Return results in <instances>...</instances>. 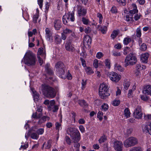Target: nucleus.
<instances>
[{
    "instance_id": "nucleus-29",
    "label": "nucleus",
    "mask_w": 151,
    "mask_h": 151,
    "mask_svg": "<svg viewBox=\"0 0 151 151\" xmlns=\"http://www.w3.org/2000/svg\"><path fill=\"white\" fill-rule=\"evenodd\" d=\"M129 151H143V150L141 147H136L132 148Z\"/></svg>"
},
{
    "instance_id": "nucleus-16",
    "label": "nucleus",
    "mask_w": 151,
    "mask_h": 151,
    "mask_svg": "<svg viewBox=\"0 0 151 151\" xmlns=\"http://www.w3.org/2000/svg\"><path fill=\"white\" fill-rule=\"evenodd\" d=\"M142 92L144 94L151 95V86L147 85L145 86L142 91Z\"/></svg>"
},
{
    "instance_id": "nucleus-55",
    "label": "nucleus",
    "mask_w": 151,
    "mask_h": 151,
    "mask_svg": "<svg viewBox=\"0 0 151 151\" xmlns=\"http://www.w3.org/2000/svg\"><path fill=\"white\" fill-rule=\"evenodd\" d=\"M113 55L115 56H120L121 53L119 52L114 51L113 52Z\"/></svg>"
},
{
    "instance_id": "nucleus-5",
    "label": "nucleus",
    "mask_w": 151,
    "mask_h": 151,
    "mask_svg": "<svg viewBox=\"0 0 151 151\" xmlns=\"http://www.w3.org/2000/svg\"><path fill=\"white\" fill-rule=\"evenodd\" d=\"M55 68L57 75L62 78H65V66L64 63L61 62H59L56 64Z\"/></svg>"
},
{
    "instance_id": "nucleus-58",
    "label": "nucleus",
    "mask_w": 151,
    "mask_h": 151,
    "mask_svg": "<svg viewBox=\"0 0 151 151\" xmlns=\"http://www.w3.org/2000/svg\"><path fill=\"white\" fill-rule=\"evenodd\" d=\"M93 65L96 68H97L98 67V61L97 59H95L94 60Z\"/></svg>"
},
{
    "instance_id": "nucleus-59",
    "label": "nucleus",
    "mask_w": 151,
    "mask_h": 151,
    "mask_svg": "<svg viewBox=\"0 0 151 151\" xmlns=\"http://www.w3.org/2000/svg\"><path fill=\"white\" fill-rule=\"evenodd\" d=\"M141 98L142 100L147 101L148 100V97L146 95H141Z\"/></svg>"
},
{
    "instance_id": "nucleus-9",
    "label": "nucleus",
    "mask_w": 151,
    "mask_h": 151,
    "mask_svg": "<svg viewBox=\"0 0 151 151\" xmlns=\"http://www.w3.org/2000/svg\"><path fill=\"white\" fill-rule=\"evenodd\" d=\"M112 145L116 151H122L123 145L122 142L114 139L112 141Z\"/></svg>"
},
{
    "instance_id": "nucleus-4",
    "label": "nucleus",
    "mask_w": 151,
    "mask_h": 151,
    "mask_svg": "<svg viewBox=\"0 0 151 151\" xmlns=\"http://www.w3.org/2000/svg\"><path fill=\"white\" fill-rule=\"evenodd\" d=\"M109 88L108 86L106 83H102L100 84L99 88V95L101 99H105L110 96Z\"/></svg>"
},
{
    "instance_id": "nucleus-33",
    "label": "nucleus",
    "mask_w": 151,
    "mask_h": 151,
    "mask_svg": "<svg viewBox=\"0 0 151 151\" xmlns=\"http://www.w3.org/2000/svg\"><path fill=\"white\" fill-rule=\"evenodd\" d=\"M101 110L104 111H106L109 109V106L108 104L104 103L101 106Z\"/></svg>"
},
{
    "instance_id": "nucleus-13",
    "label": "nucleus",
    "mask_w": 151,
    "mask_h": 151,
    "mask_svg": "<svg viewBox=\"0 0 151 151\" xmlns=\"http://www.w3.org/2000/svg\"><path fill=\"white\" fill-rule=\"evenodd\" d=\"M45 37L50 42H52L53 38L52 36V32L51 30L48 28H46L45 29Z\"/></svg>"
},
{
    "instance_id": "nucleus-31",
    "label": "nucleus",
    "mask_w": 151,
    "mask_h": 151,
    "mask_svg": "<svg viewBox=\"0 0 151 151\" xmlns=\"http://www.w3.org/2000/svg\"><path fill=\"white\" fill-rule=\"evenodd\" d=\"M104 63L106 68L109 69L110 68V60L108 59H106Z\"/></svg>"
},
{
    "instance_id": "nucleus-12",
    "label": "nucleus",
    "mask_w": 151,
    "mask_h": 151,
    "mask_svg": "<svg viewBox=\"0 0 151 151\" xmlns=\"http://www.w3.org/2000/svg\"><path fill=\"white\" fill-rule=\"evenodd\" d=\"M77 10L78 15L79 17L84 16L87 13L86 9L80 5L77 6Z\"/></svg>"
},
{
    "instance_id": "nucleus-25",
    "label": "nucleus",
    "mask_w": 151,
    "mask_h": 151,
    "mask_svg": "<svg viewBox=\"0 0 151 151\" xmlns=\"http://www.w3.org/2000/svg\"><path fill=\"white\" fill-rule=\"evenodd\" d=\"M85 70L86 73L88 75H90L94 73V71L92 69L89 67H86L85 68Z\"/></svg>"
},
{
    "instance_id": "nucleus-7",
    "label": "nucleus",
    "mask_w": 151,
    "mask_h": 151,
    "mask_svg": "<svg viewBox=\"0 0 151 151\" xmlns=\"http://www.w3.org/2000/svg\"><path fill=\"white\" fill-rule=\"evenodd\" d=\"M138 140L137 138L133 137H130L126 139L123 142L124 147L129 148L133 147L138 143Z\"/></svg>"
},
{
    "instance_id": "nucleus-42",
    "label": "nucleus",
    "mask_w": 151,
    "mask_h": 151,
    "mask_svg": "<svg viewBox=\"0 0 151 151\" xmlns=\"http://www.w3.org/2000/svg\"><path fill=\"white\" fill-rule=\"evenodd\" d=\"M147 47L145 44L143 43L140 46V49L141 50L144 51L146 50Z\"/></svg>"
},
{
    "instance_id": "nucleus-34",
    "label": "nucleus",
    "mask_w": 151,
    "mask_h": 151,
    "mask_svg": "<svg viewBox=\"0 0 151 151\" xmlns=\"http://www.w3.org/2000/svg\"><path fill=\"white\" fill-rule=\"evenodd\" d=\"M86 80L82 79L81 82V88L82 90H84L86 88Z\"/></svg>"
},
{
    "instance_id": "nucleus-48",
    "label": "nucleus",
    "mask_w": 151,
    "mask_h": 151,
    "mask_svg": "<svg viewBox=\"0 0 151 151\" xmlns=\"http://www.w3.org/2000/svg\"><path fill=\"white\" fill-rule=\"evenodd\" d=\"M82 21L83 23L85 25L88 24L89 22V20L85 17L82 18Z\"/></svg>"
},
{
    "instance_id": "nucleus-21",
    "label": "nucleus",
    "mask_w": 151,
    "mask_h": 151,
    "mask_svg": "<svg viewBox=\"0 0 151 151\" xmlns=\"http://www.w3.org/2000/svg\"><path fill=\"white\" fill-rule=\"evenodd\" d=\"M54 27L55 29L59 30L61 27V22L59 20H55L54 22Z\"/></svg>"
},
{
    "instance_id": "nucleus-40",
    "label": "nucleus",
    "mask_w": 151,
    "mask_h": 151,
    "mask_svg": "<svg viewBox=\"0 0 151 151\" xmlns=\"http://www.w3.org/2000/svg\"><path fill=\"white\" fill-rule=\"evenodd\" d=\"M124 88L126 89L127 90L128 89L129 87L130 86V83L129 82L127 81H125L124 82Z\"/></svg>"
},
{
    "instance_id": "nucleus-18",
    "label": "nucleus",
    "mask_w": 151,
    "mask_h": 151,
    "mask_svg": "<svg viewBox=\"0 0 151 151\" xmlns=\"http://www.w3.org/2000/svg\"><path fill=\"white\" fill-rule=\"evenodd\" d=\"M91 42V39L90 36L88 35L85 36L84 38L83 43L85 45L88 46L90 45Z\"/></svg>"
},
{
    "instance_id": "nucleus-62",
    "label": "nucleus",
    "mask_w": 151,
    "mask_h": 151,
    "mask_svg": "<svg viewBox=\"0 0 151 151\" xmlns=\"http://www.w3.org/2000/svg\"><path fill=\"white\" fill-rule=\"evenodd\" d=\"M55 104V101L54 100H51L50 101L49 103V108H51V107L53 106Z\"/></svg>"
},
{
    "instance_id": "nucleus-6",
    "label": "nucleus",
    "mask_w": 151,
    "mask_h": 151,
    "mask_svg": "<svg viewBox=\"0 0 151 151\" xmlns=\"http://www.w3.org/2000/svg\"><path fill=\"white\" fill-rule=\"evenodd\" d=\"M137 61L135 55L133 53H130L126 57L125 60V66L127 67L129 65L135 64Z\"/></svg>"
},
{
    "instance_id": "nucleus-20",
    "label": "nucleus",
    "mask_w": 151,
    "mask_h": 151,
    "mask_svg": "<svg viewBox=\"0 0 151 151\" xmlns=\"http://www.w3.org/2000/svg\"><path fill=\"white\" fill-rule=\"evenodd\" d=\"M65 47L66 50L69 51H72L74 49V47L70 42H67L66 43Z\"/></svg>"
},
{
    "instance_id": "nucleus-23",
    "label": "nucleus",
    "mask_w": 151,
    "mask_h": 151,
    "mask_svg": "<svg viewBox=\"0 0 151 151\" xmlns=\"http://www.w3.org/2000/svg\"><path fill=\"white\" fill-rule=\"evenodd\" d=\"M119 32V31L118 29L114 30L112 32L111 35V37L114 39L117 36Z\"/></svg>"
},
{
    "instance_id": "nucleus-46",
    "label": "nucleus",
    "mask_w": 151,
    "mask_h": 151,
    "mask_svg": "<svg viewBox=\"0 0 151 151\" xmlns=\"http://www.w3.org/2000/svg\"><path fill=\"white\" fill-rule=\"evenodd\" d=\"M116 1L119 4L122 6H124L126 4V0H116Z\"/></svg>"
},
{
    "instance_id": "nucleus-8",
    "label": "nucleus",
    "mask_w": 151,
    "mask_h": 151,
    "mask_svg": "<svg viewBox=\"0 0 151 151\" xmlns=\"http://www.w3.org/2000/svg\"><path fill=\"white\" fill-rule=\"evenodd\" d=\"M108 76L112 81L115 83L118 82L121 78L120 75L113 71L109 73Z\"/></svg>"
},
{
    "instance_id": "nucleus-22",
    "label": "nucleus",
    "mask_w": 151,
    "mask_h": 151,
    "mask_svg": "<svg viewBox=\"0 0 151 151\" xmlns=\"http://www.w3.org/2000/svg\"><path fill=\"white\" fill-rule=\"evenodd\" d=\"M107 137L104 134L101 136L98 140L99 144H102L105 142L107 140Z\"/></svg>"
},
{
    "instance_id": "nucleus-49",
    "label": "nucleus",
    "mask_w": 151,
    "mask_h": 151,
    "mask_svg": "<svg viewBox=\"0 0 151 151\" xmlns=\"http://www.w3.org/2000/svg\"><path fill=\"white\" fill-rule=\"evenodd\" d=\"M68 20L67 19V17L65 14L64 15L63 17V22L64 24H67L68 22Z\"/></svg>"
},
{
    "instance_id": "nucleus-61",
    "label": "nucleus",
    "mask_w": 151,
    "mask_h": 151,
    "mask_svg": "<svg viewBox=\"0 0 151 151\" xmlns=\"http://www.w3.org/2000/svg\"><path fill=\"white\" fill-rule=\"evenodd\" d=\"M43 0H37V2L40 8L41 9L42 6Z\"/></svg>"
},
{
    "instance_id": "nucleus-63",
    "label": "nucleus",
    "mask_w": 151,
    "mask_h": 151,
    "mask_svg": "<svg viewBox=\"0 0 151 151\" xmlns=\"http://www.w3.org/2000/svg\"><path fill=\"white\" fill-rule=\"evenodd\" d=\"M80 59L81 60L82 62V66L83 67H85L86 66V61L83 58H80Z\"/></svg>"
},
{
    "instance_id": "nucleus-45",
    "label": "nucleus",
    "mask_w": 151,
    "mask_h": 151,
    "mask_svg": "<svg viewBox=\"0 0 151 151\" xmlns=\"http://www.w3.org/2000/svg\"><path fill=\"white\" fill-rule=\"evenodd\" d=\"M120 101L117 99H115L112 102V104L115 106H117L120 104Z\"/></svg>"
},
{
    "instance_id": "nucleus-43",
    "label": "nucleus",
    "mask_w": 151,
    "mask_h": 151,
    "mask_svg": "<svg viewBox=\"0 0 151 151\" xmlns=\"http://www.w3.org/2000/svg\"><path fill=\"white\" fill-rule=\"evenodd\" d=\"M38 13H37L36 14H35L33 17V22L34 23H36L37 22V21L38 18Z\"/></svg>"
},
{
    "instance_id": "nucleus-39",
    "label": "nucleus",
    "mask_w": 151,
    "mask_h": 151,
    "mask_svg": "<svg viewBox=\"0 0 151 151\" xmlns=\"http://www.w3.org/2000/svg\"><path fill=\"white\" fill-rule=\"evenodd\" d=\"M110 12L112 14H116L118 10L116 6H113L111 9Z\"/></svg>"
},
{
    "instance_id": "nucleus-38",
    "label": "nucleus",
    "mask_w": 151,
    "mask_h": 151,
    "mask_svg": "<svg viewBox=\"0 0 151 151\" xmlns=\"http://www.w3.org/2000/svg\"><path fill=\"white\" fill-rule=\"evenodd\" d=\"M131 51L130 48L127 47H125L124 49L123 54L126 55Z\"/></svg>"
},
{
    "instance_id": "nucleus-28",
    "label": "nucleus",
    "mask_w": 151,
    "mask_h": 151,
    "mask_svg": "<svg viewBox=\"0 0 151 151\" xmlns=\"http://www.w3.org/2000/svg\"><path fill=\"white\" fill-rule=\"evenodd\" d=\"M114 67L116 70H117L120 72H122L124 70V68H123L116 63L115 64Z\"/></svg>"
},
{
    "instance_id": "nucleus-54",
    "label": "nucleus",
    "mask_w": 151,
    "mask_h": 151,
    "mask_svg": "<svg viewBox=\"0 0 151 151\" xmlns=\"http://www.w3.org/2000/svg\"><path fill=\"white\" fill-rule=\"evenodd\" d=\"M133 18L132 17H130L129 16L127 15L126 16L125 19L128 22L130 21L132 22H133Z\"/></svg>"
},
{
    "instance_id": "nucleus-1",
    "label": "nucleus",
    "mask_w": 151,
    "mask_h": 151,
    "mask_svg": "<svg viewBox=\"0 0 151 151\" xmlns=\"http://www.w3.org/2000/svg\"><path fill=\"white\" fill-rule=\"evenodd\" d=\"M67 134L70 135L72 139L74 142V147L77 149H79L80 144L77 142L81 139L80 134L79 131L76 129L72 127H69L67 130Z\"/></svg>"
},
{
    "instance_id": "nucleus-14",
    "label": "nucleus",
    "mask_w": 151,
    "mask_h": 151,
    "mask_svg": "<svg viewBox=\"0 0 151 151\" xmlns=\"http://www.w3.org/2000/svg\"><path fill=\"white\" fill-rule=\"evenodd\" d=\"M142 128L143 132H148L151 135V121L148 123L147 125H143Z\"/></svg>"
},
{
    "instance_id": "nucleus-56",
    "label": "nucleus",
    "mask_w": 151,
    "mask_h": 151,
    "mask_svg": "<svg viewBox=\"0 0 151 151\" xmlns=\"http://www.w3.org/2000/svg\"><path fill=\"white\" fill-rule=\"evenodd\" d=\"M141 15L139 14H136L134 16V19L135 21H137L140 18Z\"/></svg>"
},
{
    "instance_id": "nucleus-30",
    "label": "nucleus",
    "mask_w": 151,
    "mask_h": 151,
    "mask_svg": "<svg viewBox=\"0 0 151 151\" xmlns=\"http://www.w3.org/2000/svg\"><path fill=\"white\" fill-rule=\"evenodd\" d=\"M78 103L80 106L83 107H86L88 106V104L84 100H79Z\"/></svg>"
},
{
    "instance_id": "nucleus-50",
    "label": "nucleus",
    "mask_w": 151,
    "mask_h": 151,
    "mask_svg": "<svg viewBox=\"0 0 151 151\" xmlns=\"http://www.w3.org/2000/svg\"><path fill=\"white\" fill-rule=\"evenodd\" d=\"M137 36V37H140L141 36V29L140 28H137L136 31Z\"/></svg>"
},
{
    "instance_id": "nucleus-24",
    "label": "nucleus",
    "mask_w": 151,
    "mask_h": 151,
    "mask_svg": "<svg viewBox=\"0 0 151 151\" xmlns=\"http://www.w3.org/2000/svg\"><path fill=\"white\" fill-rule=\"evenodd\" d=\"M124 115L126 118H127L130 117V113L129 110L128 108H126L124 111Z\"/></svg>"
},
{
    "instance_id": "nucleus-35",
    "label": "nucleus",
    "mask_w": 151,
    "mask_h": 151,
    "mask_svg": "<svg viewBox=\"0 0 151 151\" xmlns=\"http://www.w3.org/2000/svg\"><path fill=\"white\" fill-rule=\"evenodd\" d=\"M99 30L101 31L103 34H105L107 32V27L106 26H104L103 27L101 26L100 28H99Z\"/></svg>"
},
{
    "instance_id": "nucleus-44",
    "label": "nucleus",
    "mask_w": 151,
    "mask_h": 151,
    "mask_svg": "<svg viewBox=\"0 0 151 151\" xmlns=\"http://www.w3.org/2000/svg\"><path fill=\"white\" fill-rule=\"evenodd\" d=\"M97 16L99 19V23L100 24H101L103 19V16L102 14L101 13H98L97 14Z\"/></svg>"
},
{
    "instance_id": "nucleus-37",
    "label": "nucleus",
    "mask_w": 151,
    "mask_h": 151,
    "mask_svg": "<svg viewBox=\"0 0 151 151\" xmlns=\"http://www.w3.org/2000/svg\"><path fill=\"white\" fill-rule=\"evenodd\" d=\"M146 68V66L144 65H141L140 64H137L136 65V68L137 70H141L145 69Z\"/></svg>"
},
{
    "instance_id": "nucleus-60",
    "label": "nucleus",
    "mask_w": 151,
    "mask_h": 151,
    "mask_svg": "<svg viewBox=\"0 0 151 151\" xmlns=\"http://www.w3.org/2000/svg\"><path fill=\"white\" fill-rule=\"evenodd\" d=\"M116 88L117 91H116V96H118L121 94V91L119 87H117Z\"/></svg>"
},
{
    "instance_id": "nucleus-51",
    "label": "nucleus",
    "mask_w": 151,
    "mask_h": 151,
    "mask_svg": "<svg viewBox=\"0 0 151 151\" xmlns=\"http://www.w3.org/2000/svg\"><path fill=\"white\" fill-rule=\"evenodd\" d=\"M44 132V129L43 128H40L38 129L37 131V133L39 135H41L43 134Z\"/></svg>"
},
{
    "instance_id": "nucleus-3",
    "label": "nucleus",
    "mask_w": 151,
    "mask_h": 151,
    "mask_svg": "<svg viewBox=\"0 0 151 151\" xmlns=\"http://www.w3.org/2000/svg\"><path fill=\"white\" fill-rule=\"evenodd\" d=\"M23 59L25 63L28 66L33 65L35 64L36 57L30 51H28L25 53Z\"/></svg>"
},
{
    "instance_id": "nucleus-10",
    "label": "nucleus",
    "mask_w": 151,
    "mask_h": 151,
    "mask_svg": "<svg viewBox=\"0 0 151 151\" xmlns=\"http://www.w3.org/2000/svg\"><path fill=\"white\" fill-rule=\"evenodd\" d=\"M133 114L135 118L137 119H141L142 116L141 107L140 106H138L134 110Z\"/></svg>"
},
{
    "instance_id": "nucleus-47",
    "label": "nucleus",
    "mask_w": 151,
    "mask_h": 151,
    "mask_svg": "<svg viewBox=\"0 0 151 151\" xmlns=\"http://www.w3.org/2000/svg\"><path fill=\"white\" fill-rule=\"evenodd\" d=\"M103 115V113L102 112L99 111L98 112L97 114V117L99 118V119L101 120L103 119L102 116Z\"/></svg>"
},
{
    "instance_id": "nucleus-27",
    "label": "nucleus",
    "mask_w": 151,
    "mask_h": 151,
    "mask_svg": "<svg viewBox=\"0 0 151 151\" xmlns=\"http://www.w3.org/2000/svg\"><path fill=\"white\" fill-rule=\"evenodd\" d=\"M132 40V39L129 36L125 38L123 41V43L124 45H127Z\"/></svg>"
},
{
    "instance_id": "nucleus-36",
    "label": "nucleus",
    "mask_w": 151,
    "mask_h": 151,
    "mask_svg": "<svg viewBox=\"0 0 151 151\" xmlns=\"http://www.w3.org/2000/svg\"><path fill=\"white\" fill-rule=\"evenodd\" d=\"M52 140H49L47 142V143L45 145V148L46 149H49L51 147V145L52 143Z\"/></svg>"
},
{
    "instance_id": "nucleus-2",
    "label": "nucleus",
    "mask_w": 151,
    "mask_h": 151,
    "mask_svg": "<svg viewBox=\"0 0 151 151\" xmlns=\"http://www.w3.org/2000/svg\"><path fill=\"white\" fill-rule=\"evenodd\" d=\"M41 89L43 94L47 97L54 98L56 96V92L55 90L46 85H42Z\"/></svg>"
},
{
    "instance_id": "nucleus-11",
    "label": "nucleus",
    "mask_w": 151,
    "mask_h": 151,
    "mask_svg": "<svg viewBox=\"0 0 151 151\" xmlns=\"http://www.w3.org/2000/svg\"><path fill=\"white\" fill-rule=\"evenodd\" d=\"M71 34V35L73 37H75V35L74 32L73 31L67 28H66L64 29L63 32L62 33V38L63 40H65L67 37V35Z\"/></svg>"
},
{
    "instance_id": "nucleus-52",
    "label": "nucleus",
    "mask_w": 151,
    "mask_h": 151,
    "mask_svg": "<svg viewBox=\"0 0 151 151\" xmlns=\"http://www.w3.org/2000/svg\"><path fill=\"white\" fill-rule=\"evenodd\" d=\"M28 144L27 143L24 144V145H22L19 148L20 150L22 149H25L28 147Z\"/></svg>"
},
{
    "instance_id": "nucleus-17",
    "label": "nucleus",
    "mask_w": 151,
    "mask_h": 151,
    "mask_svg": "<svg viewBox=\"0 0 151 151\" xmlns=\"http://www.w3.org/2000/svg\"><path fill=\"white\" fill-rule=\"evenodd\" d=\"M67 17V19L68 20V22L70 20L71 22H73L75 20L74 17V12L73 11L72 12H69L68 13L65 14Z\"/></svg>"
},
{
    "instance_id": "nucleus-32",
    "label": "nucleus",
    "mask_w": 151,
    "mask_h": 151,
    "mask_svg": "<svg viewBox=\"0 0 151 151\" xmlns=\"http://www.w3.org/2000/svg\"><path fill=\"white\" fill-rule=\"evenodd\" d=\"M47 119L49 120L50 119L49 117L48 116H43L42 117L41 119H40L39 121V122L40 123H42L43 122L46 121Z\"/></svg>"
},
{
    "instance_id": "nucleus-26",
    "label": "nucleus",
    "mask_w": 151,
    "mask_h": 151,
    "mask_svg": "<svg viewBox=\"0 0 151 151\" xmlns=\"http://www.w3.org/2000/svg\"><path fill=\"white\" fill-rule=\"evenodd\" d=\"M55 41L57 44H59L61 43L62 40L60 36L57 35L54 36Z\"/></svg>"
},
{
    "instance_id": "nucleus-64",
    "label": "nucleus",
    "mask_w": 151,
    "mask_h": 151,
    "mask_svg": "<svg viewBox=\"0 0 151 151\" xmlns=\"http://www.w3.org/2000/svg\"><path fill=\"white\" fill-rule=\"evenodd\" d=\"M55 125L56 129L58 131H59L60 129V126H61L60 124L58 122H57L56 123Z\"/></svg>"
},
{
    "instance_id": "nucleus-41",
    "label": "nucleus",
    "mask_w": 151,
    "mask_h": 151,
    "mask_svg": "<svg viewBox=\"0 0 151 151\" xmlns=\"http://www.w3.org/2000/svg\"><path fill=\"white\" fill-rule=\"evenodd\" d=\"M39 137L38 135L35 133H33L31 134V137L33 139H37Z\"/></svg>"
},
{
    "instance_id": "nucleus-19",
    "label": "nucleus",
    "mask_w": 151,
    "mask_h": 151,
    "mask_svg": "<svg viewBox=\"0 0 151 151\" xmlns=\"http://www.w3.org/2000/svg\"><path fill=\"white\" fill-rule=\"evenodd\" d=\"M149 57V54L148 53H145L142 54L141 56V60L142 62L147 63Z\"/></svg>"
},
{
    "instance_id": "nucleus-53",
    "label": "nucleus",
    "mask_w": 151,
    "mask_h": 151,
    "mask_svg": "<svg viewBox=\"0 0 151 151\" xmlns=\"http://www.w3.org/2000/svg\"><path fill=\"white\" fill-rule=\"evenodd\" d=\"M104 55L101 52H99L97 53L96 57L98 59H100Z\"/></svg>"
},
{
    "instance_id": "nucleus-15",
    "label": "nucleus",
    "mask_w": 151,
    "mask_h": 151,
    "mask_svg": "<svg viewBox=\"0 0 151 151\" xmlns=\"http://www.w3.org/2000/svg\"><path fill=\"white\" fill-rule=\"evenodd\" d=\"M129 12L131 14H134L137 13L138 10L137 9V6L135 4H132L129 7Z\"/></svg>"
},
{
    "instance_id": "nucleus-57",
    "label": "nucleus",
    "mask_w": 151,
    "mask_h": 151,
    "mask_svg": "<svg viewBox=\"0 0 151 151\" xmlns=\"http://www.w3.org/2000/svg\"><path fill=\"white\" fill-rule=\"evenodd\" d=\"M65 141L69 145L71 143V140L70 138L68 136H66L65 137Z\"/></svg>"
}]
</instances>
